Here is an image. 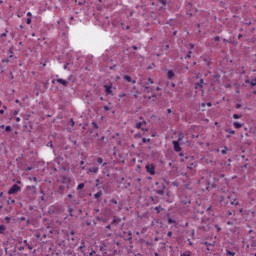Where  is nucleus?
Listing matches in <instances>:
<instances>
[{"label":"nucleus","instance_id":"obj_1","mask_svg":"<svg viewBox=\"0 0 256 256\" xmlns=\"http://www.w3.org/2000/svg\"><path fill=\"white\" fill-rule=\"evenodd\" d=\"M104 91L106 95H114L115 87H113V84L104 85Z\"/></svg>","mask_w":256,"mask_h":256},{"label":"nucleus","instance_id":"obj_2","mask_svg":"<svg viewBox=\"0 0 256 256\" xmlns=\"http://www.w3.org/2000/svg\"><path fill=\"white\" fill-rule=\"evenodd\" d=\"M21 191V187H19L17 184H14L8 191L9 195H15V193H19Z\"/></svg>","mask_w":256,"mask_h":256},{"label":"nucleus","instance_id":"obj_3","mask_svg":"<svg viewBox=\"0 0 256 256\" xmlns=\"http://www.w3.org/2000/svg\"><path fill=\"white\" fill-rule=\"evenodd\" d=\"M147 122L143 120L142 122L136 123V129H141L142 131H149L147 128Z\"/></svg>","mask_w":256,"mask_h":256},{"label":"nucleus","instance_id":"obj_4","mask_svg":"<svg viewBox=\"0 0 256 256\" xmlns=\"http://www.w3.org/2000/svg\"><path fill=\"white\" fill-rule=\"evenodd\" d=\"M146 170L150 175H155V166H153V164L146 165Z\"/></svg>","mask_w":256,"mask_h":256},{"label":"nucleus","instance_id":"obj_5","mask_svg":"<svg viewBox=\"0 0 256 256\" xmlns=\"http://www.w3.org/2000/svg\"><path fill=\"white\" fill-rule=\"evenodd\" d=\"M56 81L57 83H60V85H63L64 87H67V85H69V82L65 79L58 78Z\"/></svg>","mask_w":256,"mask_h":256},{"label":"nucleus","instance_id":"obj_6","mask_svg":"<svg viewBox=\"0 0 256 256\" xmlns=\"http://www.w3.org/2000/svg\"><path fill=\"white\" fill-rule=\"evenodd\" d=\"M173 145H174V150L176 151V153H179V151H181V147L179 146V141H174Z\"/></svg>","mask_w":256,"mask_h":256},{"label":"nucleus","instance_id":"obj_7","mask_svg":"<svg viewBox=\"0 0 256 256\" xmlns=\"http://www.w3.org/2000/svg\"><path fill=\"white\" fill-rule=\"evenodd\" d=\"M99 172V168L98 167H92L88 169V174L90 173H98Z\"/></svg>","mask_w":256,"mask_h":256},{"label":"nucleus","instance_id":"obj_8","mask_svg":"<svg viewBox=\"0 0 256 256\" xmlns=\"http://www.w3.org/2000/svg\"><path fill=\"white\" fill-rule=\"evenodd\" d=\"M124 79H125V81H127L128 83H133V84L137 83V81L132 80V79H131V76H129V75L124 76Z\"/></svg>","mask_w":256,"mask_h":256},{"label":"nucleus","instance_id":"obj_9","mask_svg":"<svg viewBox=\"0 0 256 256\" xmlns=\"http://www.w3.org/2000/svg\"><path fill=\"white\" fill-rule=\"evenodd\" d=\"M142 87H144L146 93H151V91H153V88H151L145 84H142Z\"/></svg>","mask_w":256,"mask_h":256},{"label":"nucleus","instance_id":"obj_10","mask_svg":"<svg viewBox=\"0 0 256 256\" xmlns=\"http://www.w3.org/2000/svg\"><path fill=\"white\" fill-rule=\"evenodd\" d=\"M196 89H203V79L196 84Z\"/></svg>","mask_w":256,"mask_h":256},{"label":"nucleus","instance_id":"obj_11","mask_svg":"<svg viewBox=\"0 0 256 256\" xmlns=\"http://www.w3.org/2000/svg\"><path fill=\"white\" fill-rule=\"evenodd\" d=\"M167 77H168V79H172L173 77H175V73L173 71L169 70L167 73Z\"/></svg>","mask_w":256,"mask_h":256},{"label":"nucleus","instance_id":"obj_12","mask_svg":"<svg viewBox=\"0 0 256 256\" xmlns=\"http://www.w3.org/2000/svg\"><path fill=\"white\" fill-rule=\"evenodd\" d=\"M235 129H241V127H243V124L239 123V122H234L233 123Z\"/></svg>","mask_w":256,"mask_h":256},{"label":"nucleus","instance_id":"obj_13","mask_svg":"<svg viewBox=\"0 0 256 256\" xmlns=\"http://www.w3.org/2000/svg\"><path fill=\"white\" fill-rule=\"evenodd\" d=\"M112 223H113L114 225H119V224L121 223V218H114L113 221H112Z\"/></svg>","mask_w":256,"mask_h":256},{"label":"nucleus","instance_id":"obj_14","mask_svg":"<svg viewBox=\"0 0 256 256\" xmlns=\"http://www.w3.org/2000/svg\"><path fill=\"white\" fill-rule=\"evenodd\" d=\"M246 83H249L251 85V87H255V85H256V77L252 81L246 80Z\"/></svg>","mask_w":256,"mask_h":256},{"label":"nucleus","instance_id":"obj_15","mask_svg":"<svg viewBox=\"0 0 256 256\" xmlns=\"http://www.w3.org/2000/svg\"><path fill=\"white\" fill-rule=\"evenodd\" d=\"M103 195V192L99 191L96 194H94V199H99Z\"/></svg>","mask_w":256,"mask_h":256},{"label":"nucleus","instance_id":"obj_16","mask_svg":"<svg viewBox=\"0 0 256 256\" xmlns=\"http://www.w3.org/2000/svg\"><path fill=\"white\" fill-rule=\"evenodd\" d=\"M80 251H82V249H85V240H81V245L79 246Z\"/></svg>","mask_w":256,"mask_h":256},{"label":"nucleus","instance_id":"obj_17","mask_svg":"<svg viewBox=\"0 0 256 256\" xmlns=\"http://www.w3.org/2000/svg\"><path fill=\"white\" fill-rule=\"evenodd\" d=\"M83 187H85V184L84 183H80L77 187V190L78 191H81V189H83Z\"/></svg>","mask_w":256,"mask_h":256},{"label":"nucleus","instance_id":"obj_18","mask_svg":"<svg viewBox=\"0 0 256 256\" xmlns=\"http://www.w3.org/2000/svg\"><path fill=\"white\" fill-rule=\"evenodd\" d=\"M0 233H5V225H0Z\"/></svg>","mask_w":256,"mask_h":256},{"label":"nucleus","instance_id":"obj_19","mask_svg":"<svg viewBox=\"0 0 256 256\" xmlns=\"http://www.w3.org/2000/svg\"><path fill=\"white\" fill-rule=\"evenodd\" d=\"M233 119H241V115L240 114H233Z\"/></svg>","mask_w":256,"mask_h":256},{"label":"nucleus","instance_id":"obj_20","mask_svg":"<svg viewBox=\"0 0 256 256\" xmlns=\"http://www.w3.org/2000/svg\"><path fill=\"white\" fill-rule=\"evenodd\" d=\"M183 139H184L183 133H180V134H179V137H178V142H179V141H183Z\"/></svg>","mask_w":256,"mask_h":256},{"label":"nucleus","instance_id":"obj_21","mask_svg":"<svg viewBox=\"0 0 256 256\" xmlns=\"http://www.w3.org/2000/svg\"><path fill=\"white\" fill-rule=\"evenodd\" d=\"M151 141V139L149 138H143L142 139V143H149Z\"/></svg>","mask_w":256,"mask_h":256},{"label":"nucleus","instance_id":"obj_22","mask_svg":"<svg viewBox=\"0 0 256 256\" xmlns=\"http://www.w3.org/2000/svg\"><path fill=\"white\" fill-rule=\"evenodd\" d=\"M13 203H15V200H13V199H8V200H7V204H8V205H11V204H13Z\"/></svg>","mask_w":256,"mask_h":256},{"label":"nucleus","instance_id":"obj_23","mask_svg":"<svg viewBox=\"0 0 256 256\" xmlns=\"http://www.w3.org/2000/svg\"><path fill=\"white\" fill-rule=\"evenodd\" d=\"M5 131H6V133H10V131H11V126H6V127H5Z\"/></svg>","mask_w":256,"mask_h":256},{"label":"nucleus","instance_id":"obj_24","mask_svg":"<svg viewBox=\"0 0 256 256\" xmlns=\"http://www.w3.org/2000/svg\"><path fill=\"white\" fill-rule=\"evenodd\" d=\"M231 205H239V201L234 200V201L231 202Z\"/></svg>","mask_w":256,"mask_h":256},{"label":"nucleus","instance_id":"obj_25","mask_svg":"<svg viewBox=\"0 0 256 256\" xmlns=\"http://www.w3.org/2000/svg\"><path fill=\"white\" fill-rule=\"evenodd\" d=\"M164 193H165V191H163V190H157L158 195H163Z\"/></svg>","mask_w":256,"mask_h":256},{"label":"nucleus","instance_id":"obj_26","mask_svg":"<svg viewBox=\"0 0 256 256\" xmlns=\"http://www.w3.org/2000/svg\"><path fill=\"white\" fill-rule=\"evenodd\" d=\"M168 223H169V225H171V224L175 223V220L169 218V219H168Z\"/></svg>","mask_w":256,"mask_h":256},{"label":"nucleus","instance_id":"obj_27","mask_svg":"<svg viewBox=\"0 0 256 256\" xmlns=\"http://www.w3.org/2000/svg\"><path fill=\"white\" fill-rule=\"evenodd\" d=\"M193 52H191V51H189L188 52V55L186 56V59H191V54H192Z\"/></svg>","mask_w":256,"mask_h":256},{"label":"nucleus","instance_id":"obj_28","mask_svg":"<svg viewBox=\"0 0 256 256\" xmlns=\"http://www.w3.org/2000/svg\"><path fill=\"white\" fill-rule=\"evenodd\" d=\"M227 255L235 256V253H234V252H231V251H229V250H227Z\"/></svg>","mask_w":256,"mask_h":256},{"label":"nucleus","instance_id":"obj_29","mask_svg":"<svg viewBox=\"0 0 256 256\" xmlns=\"http://www.w3.org/2000/svg\"><path fill=\"white\" fill-rule=\"evenodd\" d=\"M3 129H5V125L4 124H0V133H1V131H3Z\"/></svg>","mask_w":256,"mask_h":256},{"label":"nucleus","instance_id":"obj_30","mask_svg":"<svg viewBox=\"0 0 256 256\" xmlns=\"http://www.w3.org/2000/svg\"><path fill=\"white\" fill-rule=\"evenodd\" d=\"M97 163H103V158H97Z\"/></svg>","mask_w":256,"mask_h":256},{"label":"nucleus","instance_id":"obj_31","mask_svg":"<svg viewBox=\"0 0 256 256\" xmlns=\"http://www.w3.org/2000/svg\"><path fill=\"white\" fill-rule=\"evenodd\" d=\"M85 3H87V1L83 0L82 2H78V5H85Z\"/></svg>","mask_w":256,"mask_h":256},{"label":"nucleus","instance_id":"obj_32","mask_svg":"<svg viewBox=\"0 0 256 256\" xmlns=\"http://www.w3.org/2000/svg\"><path fill=\"white\" fill-rule=\"evenodd\" d=\"M110 107L109 106H104V111H110Z\"/></svg>","mask_w":256,"mask_h":256},{"label":"nucleus","instance_id":"obj_33","mask_svg":"<svg viewBox=\"0 0 256 256\" xmlns=\"http://www.w3.org/2000/svg\"><path fill=\"white\" fill-rule=\"evenodd\" d=\"M148 82L150 83V85H153V79H151V78H148Z\"/></svg>","mask_w":256,"mask_h":256},{"label":"nucleus","instance_id":"obj_34","mask_svg":"<svg viewBox=\"0 0 256 256\" xmlns=\"http://www.w3.org/2000/svg\"><path fill=\"white\" fill-rule=\"evenodd\" d=\"M92 125H93V127H95V129L99 128V126H97V123H95V122H93Z\"/></svg>","mask_w":256,"mask_h":256},{"label":"nucleus","instance_id":"obj_35","mask_svg":"<svg viewBox=\"0 0 256 256\" xmlns=\"http://www.w3.org/2000/svg\"><path fill=\"white\" fill-rule=\"evenodd\" d=\"M227 154V148H225L224 150H222V155H226Z\"/></svg>","mask_w":256,"mask_h":256},{"label":"nucleus","instance_id":"obj_36","mask_svg":"<svg viewBox=\"0 0 256 256\" xmlns=\"http://www.w3.org/2000/svg\"><path fill=\"white\" fill-rule=\"evenodd\" d=\"M93 255H95V250H92V252H90L88 256H93Z\"/></svg>","mask_w":256,"mask_h":256},{"label":"nucleus","instance_id":"obj_37","mask_svg":"<svg viewBox=\"0 0 256 256\" xmlns=\"http://www.w3.org/2000/svg\"><path fill=\"white\" fill-rule=\"evenodd\" d=\"M27 25H31V18L27 19Z\"/></svg>","mask_w":256,"mask_h":256},{"label":"nucleus","instance_id":"obj_38","mask_svg":"<svg viewBox=\"0 0 256 256\" xmlns=\"http://www.w3.org/2000/svg\"><path fill=\"white\" fill-rule=\"evenodd\" d=\"M1 37H2V38H3V37H7V32L2 33V34H1Z\"/></svg>","mask_w":256,"mask_h":256},{"label":"nucleus","instance_id":"obj_39","mask_svg":"<svg viewBox=\"0 0 256 256\" xmlns=\"http://www.w3.org/2000/svg\"><path fill=\"white\" fill-rule=\"evenodd\" d=\"M180 256H191L189 253H183Z\"/></svg>","mask_w":256,"mask_h":256},{"label":"nucleus","instance_id":"obj_40","mask_svg":"<svg viewBox=\"0 0 256 256\" xmlns=\"http://www.w3.org/2000/svg\"><path fill=\"white\" fill-rule=\"evenodd\" d=\"M111 203H114V205H117V200L113 199L111 200Z\"/></svg>","mask_w":256,"mask_h":256},{"label":"nucleus","instance_id":"obj_41","mask_svg":"<svg viewBox=\"0 0 256 256\" xmlns=\"http://www.w3.org/2000/svg\"><path fill=\"white\" fill-rule=\"evenodd\" d=\"M229 133H230L231 135H235V130H230Z\"/></svg>","mask_w":256,"mask_h":256},{"label":"nucleus","instance_id":"obj_42","mask_svg":"<svg viewBox=\"0 0 256 256\" xmlns=\"http://www.w3.org/2000/svg\"><path fill=\"white\" fill-rule=\"evenodd\" d=\"M2 63H9V60L8 59H4V60H2Z\"/></svg>","mask_w":256,"mask_h":256},{"label":"nucleus","instance_id":"obj_43","mask_svg":"<svg viewBox=\"0 0 256 256\" xmlns=\"http://www.w3.org/2000/svg\"><path fill=\"white\" fill-rule=\"evenodd\" d=\"M15 103H18L19 105H21V101H19V99H16Z\"/></svg>","mask_w":256,"mask_h":256},{"label":"nucleus","instance_id":"obj_44","mask_svg":"<svg viewBox=\"0 0 256 256\" xmlns=\"http://www.w3.org/2000/svg\"><path fill=\"white\" fill-rule=\"evenodd\" d=\"M168 237H171L173 235V232H168Z\"/></svg>","mask_w":256,"mask_h":256},{"label":"nucleus","instance_id":"obj_45","mask_svg":"<svg viewBox=\"0 0 256 256\" xmlns=\"http://www.w3.org/2000/svg\"><path fill=\"white\" fill-rule=\"evenodd\" d=\"M71 125L72 127L75 125V121H73V119H71Z\"/></svg>","mask_w":256,"mask_h":256},{"label":"nucleus","instance_id":"obj_46","mask_svg":"<svg viewBox=\"0 0 256 256\" xmlns=\"http://www.w3.org/2000/svg\"><path fill=\"white\" fill-rule=\"evenodd\" d=\"M120 98L125 97V93L119 95Z\"/></svg>","mask_w":256,"mask_h":256},{"label":"nucleus","instance_id":"obj_47","mask_svg":"<svg viewBox=\"0 0 256 256\" xmlns=\"http://www.w3.org/2000/svg\"><path fill=\"white\" fill-rule=\"evenodd\" d=\"M214 40H215V41H219V36H216V37L214 38Z\"/></svg>","mask_w":256,"mask_h":256},{"label":"nucleus","instance_id":"obj_48","mask_svg":"<svg viewBox=\"0 0 256 256\" xmlns=\"http://www.w3.org/2000/svg\"><path fill=\"white\" fill-rule=\"evenodd\" d=\"M5 113V110H0V114L3 115Z\"/></svg>","mask_w":256,"mask_h":256},{"label":"nucleus","instance_id":"obj_49","mask_svg":"<svg viewBox=\"0 0 256 256\" xmlns=\"http://www.w3.org/2000/svg\"><path fill=\"white\" fill-rule=\"evenodd\" d=\"M211 105H212L211 102L207 103V107H211Z\"/></svg>","mask_w":256,"mask_h":256},{"label":"nucleus","instance_id":"obj_50","mask_svg":"<svg viewBox=\"0 0 256 256\" xmlns=\"http://www.w3.org/2000/svg\"><path fill=\"white\" fill-rule=\"evenodd\" d=\"M132 49H134V51H137V46H133Z\"/></svg>","mask_w":256,"mask_h":256},{"label":"nucleus","instance_id":"obj_51","mask_svg":"<svg viewBox=\"0 0 256 256\" xmlns=\"http://www.w3.org/2000/svg\"><path fill=\"white\" fill-rule=\"evenodd\" d=\"M17 123H19V121H21V118H16Z\"/></svg>","mask_w":256,"mask_h":256},{"label":"nucleus","instance_id":"obj_52","mask_svg":"<svg viewBox=\"0 0 256 256\" xmlns=\"http://www.w3.org/2000/svg\"><path fill=\"white\" fill-rule=\"evenodd\" d=\"M106 229H111V225H107V226H106Z\"/></svg>","mask_w":256,"mask_h":256},{"label":"nucleus","instance_id":"obj_53","mask_svg":"<svg viewBox=\"0 0 256 256\" xmlns=\"http://www.w3.org/2000/svg\"><path fill=\"white\" fill-rule=\"evenodd\" d=\"M80 165H85V161H81V162H80Z\"/></svg>","mask_w":256,"mask_h":256},{"label":"nucleus","instance_id":"obj_54","mask_svg":"<svg viewBox=\"0 0 256 256\" xmlns=\"http://www.w3.org/2000/svg\"><path fill=\"white\" fill-rule=\"evenodd\" d=\"M167 113H171V109H167Z\"/></svg>","mask_w":256,"mask_h":256},{"label":"nucleus","instance_id":"obj_55","mask_svg":"<svg viewBox=\"0 0 256 256\" xmlns=\"http://www.w3.org/2000/svg\"><path fill=\"white\" fill-rule=\"evenodd\" d=\"M67 65H69V64H66V65L64 66V69H65V70H67Z\"/></svg>","mask_w":256,"mask_h":256},{"label":"nucleus","instance_id":"obj_56","mask_svg":"<svg viewBox=\"0 0 256 256\" xmlns=\"http://www.w3.org/2000/svg\"><path fill=\"white\" fill-rule=\"evenodd\" d=\"M3 197V192L0 193V198Z\"/></svg>","mask_w":256,"mask_h":256},{"label":"nucleus","instance_id":"obj_57","mask_svg":"<svg viewBox=\"0 0 256 256\" xmlns=\"http://www.w3.org/2000/svg\"><path fill=\"white\" fill-rule=\"evenodd\" d=\"M68 197L71 199V197H73V195L69 194Z\"/></svg>","mask_w":256,"mask_h":256},{"label":"nucleus","instance_id":"obj_58","mask_svg":"<svg viewBox=\"0 0 256 256\" xmlns=\"http://www.w3.org/2000/svg\"><path fill=\"white\" fill-rule=\"evenodd\" d=\"M217 231H221V228L217 227Z\"/></svg>","mask_w":256,"mask_h":256},{"label":"nucleus","instance_id":"obj_59","mask_svg":"<svg viewBox=\"0 0 256 256\" xmlns=\"http://www.w3.org/2000/svg\"><path fill=\"white\" fill-rule=\"evenodd\" d=\"M190 47H191V49H193V47H194L193 44H190Z\"/></svg>","mask_w":256,"mask_h":256},{"label":"nucleus","instance_id":"obj_60","mask_svg":"<svg viewBox=\"0 0 256 256\" xmlns=\"http://www.w3.org/2000/svg\"><path fill=\"white\" fill-rule=\"evenodd\" d=\"M95 211H96V213H99V209H96Z\"/></svg>","mask_w":256,"mask_h":256},{"label":"nucleus","instance_id":"obj_61","mask_svg":"<svg viewBox=\"0 0 256 256\" xmlns=\"http://www.w3.org/2000/svg\"><path fill=\"white\" fill-rule=\"evenodd\" d=\"M162 5H165V1L162 0Z\"/></svg>","mask_w":256,"mask_h":256},{"label":"nucleus","instance_id":"obj_62","mask_svg":"<svg viewBox=\"0 0 256 256\" xmlns=\"http://www.w3.org/2000/svg\"><path fill=\"white\" fill-rule=\"evenodd\" d=\"M33 180H34V181H37V178L34 177Z\"/></svg>","mask_w":256,"mask_h":256},{"label":"nucleus","instance_id":"obj_63","mask_svg":"<svg viewBox=\"0 0 256 256\" xmlns=\"http://www.w3.org/2000/svg\"><path fill=\"white\" fill-rule=\"evenodd\" d=\"M3 109H7V106H3Z\"/></svg>","mask_w":256,"mask_h":256},{"label":"nucleus","instance_id":"obj_64","mask_svg":"<svg viewBox=\"0 0 256 256\" xmlns=\"http://www.w3.org/2000/svg\"><path fill=\"white\" fill-rule=\"evenodd\" d=\"M155 256H159V254L155 253Z\"/></svg>","mask_w":256,"mask_h":256}]
</instances>
